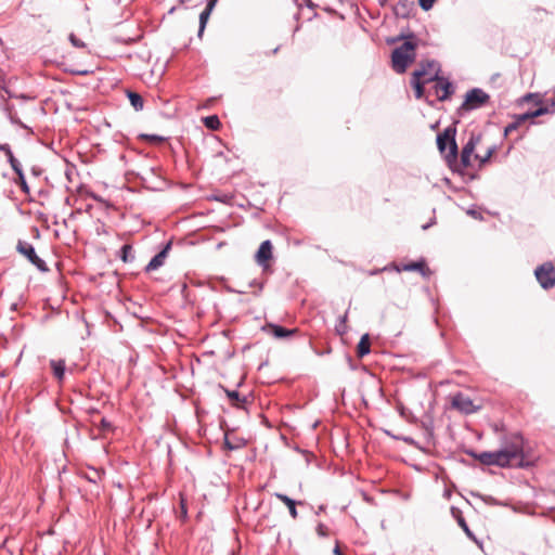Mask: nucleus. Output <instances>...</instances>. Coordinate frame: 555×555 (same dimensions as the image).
Returning <instances> with one entry per match:
<instances>
[{"label":"nucleus","mask_w":555,"mask_h":555,"mask_svg":"<svg viewBox=\"0 0 555 555\" xmlns=\"http://www.w3.org/2000/svg\"><path fill=\"white\" fill-rule=\"evenodd\" d=\"M128 99L135 111L143 109L144 101H143V98L139 93L129 91Z\"/></svg>","instance_id":"b1692460"},{"label":"nucleus","mask_w":555,"mask_h":555,"mask_svg":"<svg viewBox=\"0 0 555 555\" xmlns=\"http://www.w3.org/2000/svg\"><path fill=\"white\" fill-rule=\"evenodd\" d=\"M170 248H171V243L168 242L163 247V249L151 259V261L147 263V266L145 268V271L151 272V271H154V270L158 269L159 267H162L165 262V259H166Z\"/></svg>","instance_id":"4468645a"},{"label":"nucleus","mask_w":555,"mask_h":555,"mask_svg":"<svg viewBox=\"0 0 555 555\" xmlns=\"http://www.w3.org/2000/svg\"><path fill=\"white\" fill-rule=\"evenodd\" d=\"M204 124L208 129L218 130L221 126V122L216 115L207 116L204 118Z\"/></svg>","instance_id":"bb28decb"},{"label":"nucleus","mask_w":555,"mask_h":555,"mask_svg":"<svg viewBox=\"0 0 555 555\" xmlns=\"http://www.w3.org/2000/svg\"><path fill=\"white\" fill-rule=\"evenodd\" d=\"M3 108L7 112V115H8L9 119H10V121L12 124H15V125H20L21 124V121H20V119L17 117V114H16L13 105H11L10 103L5 102Z\"/></svg>","instance_id":"a878e982"},{"label":"nucleus","mask_w":555,"mask_h":555,"mask_svg":"<svg viewBox=\"0 0 555 555\" xmlns=\"http://www.w3.org/2000/svg\"><path fill=\"white\" fill-rule=\"evenodd\" d=\"M398 270L400 271V269H398ZM401 270H403V271H417L423 276H427L429 274V269L426 266V262L424 260L405 263V264L402 266Z\"/></svg>","instance_id":"6ab92c4d"},{"label":"nucleus","mask_w":555,"mask_h":555,"mask_svg":"<svg viewBox=\"0 0 555 555\" xmlns=\"http://www.w3.org/2000/svg\"><path fill=\"white\" fill-rule=\"evenodd\" d=\"M210 14H211V12L206 9L199 14V28H198L199 37L203 35V33L205 30V27L209 20Z\"/></svg>","instance_id":"c85d7f7f"},{"label":"nucleus","mask_w":555,"mask_h":555,"mask_svg":"<svg viewBox=\"0 0 555 555\" xmlns=\"http://www.w3.org/2000/svg\"><path fill=\"white\" fill-rule=\"evenodd\" d=\"M119 258L124 261V262H132L134 260V255H133V251H132V247L131 245L129 244H125L121 248H120V251H119Z\"/></svg>","instance_id":"393cba45"},{"label":"nucleus","mask_w":555,"mask_h":555,"mask_svg":"<svg viewBox=\"0 0 555 555\" xmlns=\"http://www.w3.org/2000/svg\"><path fill=\"white\" fill-rule=\"evenodd\" d=\"M415 43L406 40L392 51L391 61L395 72L402 74L406 70L409 64L415 59Z\"/></svg>","instance_id":"7ed1b4c3"},{"label":"nucleus","mask_w":555,"mask_h":555,"mask_svg":"<svg viewBox=\"0 0 555 555\" xmlns=\"http://www.w3.org/2000/svg\"><path fill=\"white\" fill-rule=\"evenodd\" d=\"M272 249H273V246H272L271 241H269V240L263 241L260 244V246L255 255V259L259 266H262V267L268 266L269 260L272 258Z\"/></svg>","instance_id":"9b49d317"},{"label":"nucleus","mask_w":555,"mask_h":555,"mask_svg":"<svg viewBox=\"0 0 555 555\" xmlns=\"http://www.w3.org/2000/svg\"><path fill=\"white\" fill-rule=\"evenodd\" d=\"M335 331L340 336L345 335L348 331L347 324L338 322L335 326Z\"/></svg>","instance_id":"473e14b6"},{"label":"nucleus","mask_w":555,"mask_h":555,"mask_svg":"<svg viewBox=\"0 0 555 555\" xmlns=\"http://www.w3.org/2000/svg\"><path fill=\"white\" fill-rule=\"evenodd\" d=\"M490 95L480 88H473L465 94V100L459 107V113L464 114L483 107L488 104Z\"/></svg>","instance_id":"39448f33"},{"label":"nucleus","mask_w":555,"mask_h":555,"mask_svg":"<svg viewBox=\"0 0 555 555\" xmlns=\"http://www.w3.org/2000/svg\"><path fill=\"white\" fill-rule=\"evenodd\" d=\"M478 460L485 465L524 467V439L520 435H513L500 450L482 452Z\"/></svg>","instance_id":"f257e3e1"},{"label":"nucleus","mask_w":555,"mask_h":555,"mask_svg":"<svg viewBox=\"0 0 555 555\" xmlns=\"http://www.w3.org/2000/svg\"><path fill=\"white\" fill-rule=\"evenodd\" d=\"M101 428H102L103 430H108V429H111V428H112V424H111V422H108L106 418H102V420H101Z\"/></svg>","instance_id":"f704fd0d"},{"label":"nucleus","mask_w":555,"mask_h":555,"mask_svg":"<svg viewBox=\"0 0 555 555\" xmlns=\"http://www.w3.org/2000/svg\"><path fill=\"white\" fill-rule=\"evenodd\" d=\"M434 81L436 82L435 91L439 101L448 100L454 92V87L448 79L438 76Z\"/></svg>","instance_id":"9d476101"},{"label":"nucleus","mask_w":555,"mask_h":555,"mask_svg":"<svg viewBox=\"0 0 555 555\" xmlns=\"http://www.w3.org/2000/svg\"><path fill=\"white\" fill-rule=\"evenodd\" d=\"M455 128L448 127L443 132L437 135V146L440 153L444 154L447 146L449 145V152L446 154V158L449 163L456 162L457 159V144L455 141Z\"/></svg>","instance_id":"20e7f679"},{"label":"nucleus","mask_w":555,"mask_h":555,"mask_svg":"<svg viewBox=\"0 0 555 555\" xmlns=\"http://www.w3.org/2000/svg\"><path fill=\"white\" fill-rule=\"evenodd\" d=\"M50 367L52 369L53 376L57 379V382H63L66 370L65 360H50Z\"/></svg>","instance_id":"a211bd4d"},{"label":"nucleus","mask_w":555,"mask_h":555,"mask_svg":"<svg viewBox=\"0 0 555 555\" xmlns=\"http://www.w3.org/2000/svg\"><path fill=\"white\" fill-rule=\"evenodd\" d=\"M324 509H325V506H324V505L319 506L318 514H319V513H321V512H323Z\"/></svg>","instance_id":"a19ab883"},{"label":"nucleus","mask_w":555,"mask_h":555,"mask_svg":"<svg viewBox=\"0 0 555 555\" xmlns=\"http://www.w3.org/2000/svg\"><path fill=\"white\" fill-rule=\"evenodd\" d=\"M452 406L465 414L473 413L476 410L474 402L462 393H457L453 397Z\"/></svg>","instance_id":"f8f14e48"},{"label":"nucleus","mask_w":555,"mask_h":555,"mask_svg":"<svg viewBox=\"0 0 555 555\" xmlns=\"http://www.w3.org/2000/svg\"><path fill=\"white\" fill-rule=\"evenodd\" d=\"M453 517L456 519L459 526L463 529V531L466 533V535L472 539L476 540L474 533L469 529L465 518L462 516V512L459 508L452 507L451 508Z\"/></svg>","instance_id":"aec40b11"},{"label":"nucleus","mask_w":555,"mask_h":555,"mask_svg":"<svg viewBox=\"0 0 555 555\" xmlns=\"http://www.w3.org/2000/svg\"><path fill=\"white\" fill-rule=\"evenodd\" d=\"M274 496L287 506V508L289 511V515L292 516L293 519H296L298 517V512H297L296 506H297V504H302V502H296L295 500L291 499L286 494H283L280 492L274 493Z\"/></svg>","instance_id":"f3484780"},{"label":"nucleus","mask_w":555,"mask_h":555,"mask_svg":"<svg viewBox=\"0 0 555 555\" xmlns=\"http://www.w3.org/2000/svg\"><path fill=\"white\" fill-rule=\"evenodd\" d=\"M217 1H218V0H208L207 5H206V8H205V9H206V10H208V11H210V12H212V10H214V8H215V5H216Z\"/></svg>","instance_id":"e433bc0d"},{"label":"nucleus","mask_w":555,"mask_h":555,"mask_svg":"<svg viewBox=\"0 0 555 555\" xmlns=\"http://www.w3.org/2000/svg\"><path fill=\"white\" fill-rule=\"evenodd\" d=\"M334 555H344L339 548V545L336 544L335 548H334Z\"/></svg>","instance_id":"58836bf2"},{"label":"nucleus","mask_w":555,"mask_h":555,"mask_svg":"<svg viewBox=\"0 0 555 555\" xmlns=\"http://www.w3.org/2000/svg\"><path fill=\"white\" fill-rule=\"evenodd\" d=\"M0 152H3L5 154V158L9 159V155H13L11 147L8 143L0 144Z\"/></svg>","instance_id":"72a5a7b5"},{"label":"nucleus","mask_w":555,"mask_h":555,"mask_svg":"<svg viewBox=\"0 0 555 555\" xmlns=\"http://www.w3.org/2000/svg\"><path fill=\"white\" fill-rule=\"evenodd\" d=\"M9 163H10L12 169L14 170V172L18 177V183L21 185L22 191L25 193H29V188L27 185V182H26V179H25V176H24V172H23L20 162L14 157V155L10 154Z\"/></svg>","instance_id":"2eb2a0df"},{"label":"nucleus","mask_w":555,"mask_h":555,"mask_svg":"<svg viewBox=\"0 0 555 555\" xmlns=\"http://www.w3.org/2000/svg\"><path fill=\"white\" fill-rule=\"evenodd\" d=\"M371 344H370V336L369 334L362 335L360 338V341L357 346V354L359 358H363L364 356L369 354L371 351Z\"/></svg>","instance_id":"4be33fe9"},{"label":"nucleus","mask_w":555,"mask_h":555,"mask_svg":"<svg viewBox=\"0 0 555 555\" xmlns=\"http://www.w3.org/2000/svg\"><path fill=\"white\" fill-rule=\"evenodd\" d=\"M224 444H225V446H227V448H228V449H230V450H233V449H234V447L231 444V442H229V440H228V438H227V437H225V439H224Z\"/></svg>","instance_id":"ea45409f"},{"label":"nucleus","mask_w":555,"mask_h":555,"mask_svg":"<svg viewBox=\"0 0 555 555\" xmlns=\"http://www.w3.org/2000/svg\"><path fill=\"white\" fill-rule=\"evenodd\" d=\"M395 438L398 439V440H402V441H404L405 443H408L410 446H415V441L411 437H395Z\"/></svg>","instance_id":"c9c22d12"},{"label":"nucleus","mask_w":555,"mask_h":555,"mask_svg":"<svg viewBox=\"0 0 555 555\" xmlns=\"http://www.w3.org/2000/svg\"><path fill=\"white\" fill-rule=\"evenodd\" d=\"M36 234L39 235V230L35 228Z\"/></svg>","instance_id":"c03bdc74"},{"label":"nucleus","mask_w":555,"mask_h":555,"mask_svg":"<svg viewBox=\"0 0 555 555\" xmlns=\"http://www.w3.org/2000/svg\"><path fill=\"white\" fill-rule=\"evenodd\" d=\"M347 318H348V312H346L344 315H341L338 320V322L340 323H345L347 322Z\"/></svg>","instance_id":"4c0bfd02"},{"label":"nucleus","mask_w":555,"mask_h":555,"mask_svg":"<svg viewBox=\"0 0 555 555\" xmlns=\"http://www.w3.org/2000/svg\"><path fill=\"white\" fill-rule=\"evenodd\" d=\"M435 0H418L420 7L424 11H428L433 8Z\"/></svg>","instance_id":"2f4dec72"},{"label":"nucleus","mask_w":555,"mask_h":555,"mask_svg":"<svg viewBox=\"0 0 555 555\" xmlns=\"http://www.w3.org/2000/svg\"><path fill=\"white\" fill-rule=\"evenodd\" d=\"M269 328H270L271 334L276 338L289 337V336L294 335L295 333H297V330H288L281 325H276V324H269Z\"/></svg>","instance_id":"412c9836"},{"label":"nucleus","mask_w":555,"mask_h":555,"mask_svg":"<svg viewBox=\"0 0 555 555\" xmlns=\"http://www.w3.org/2000/svg\"><path fill=\"white\" fill-rule=\"evenodd\" d=\"M547 108L546 107H540L533 112H527L525 114H521V115H517L515 116V119L513 122L508 124L506 127H505V130H504V133L505 135H507L508 133L515 131L518 129V127L524 124L525 121H527L528 119H532V118H535V117H539L545 113H547Z\"/></svg>","instance_id":"1a4fd4ad"},{"label":"nucleus","mask_w":555,"mask_h":555,"mask_svg":"<svg viewBox=\"0 0 555 555\" xmlns=\"http://www.w3.org/2000/svg\"><path fill=\"white\" fill-rule=\"evenodd\" d=\"M152 138H153L154 140H162V138H158V137H156V135H153Z\"/></svg>","instance_id":"37998d69"},{"label":"nucleus","mask_w":555,"mask_h":555,"mask_svg":"<svg viewBox=\"0 0 555 555\" xmlns=\"http://www.w3.org/2000/svg\"><path fill=\"white\" fill-rule=\"evenodd\" d=\"M413 0H399L393 11L399 17H408L414 9Z\"/></svg>","instance_id":"dca6fc26"},{"label":"nucleus","mask_w":555,"mask_h":555,"mask_svg":"<svg viewBox=\"0 0 555 555\" xmlns=\"http://www.w3.org/2000/svg\"><path fill=\"white\" fill-rule=\"evenodd\" d=\"M534 275L544 289L555 286V268L552 262H544L534 270Z\"/></svg>","instance_id":"0eeeda50"},{"label":"nucleus","mask_w":555,"mask_h":555,"mask_svg":"<svg viewBox=\"0 0 555 555\" xmlns=\"http://www.w3.org/2000/svg\"><path fill=\"white\" fill-rule=\"evenodd\" d=\"M41 0H22L21 5L33 16L40 10Z\"/></svg>","instance_id":"5701e85b"},{"label":"nucleus","mask_w":555,"mask_h":555,"mask_svg":"<svg viewBox=\"0 0 555 555\" xmlns=\"http://www.w3.org/2000/svg\"><path fill=\"white\" fill-rule=\"evenodd\" d=\"M16 251L26 258L33 266H35L40 272H48L49 268L44 260H42L35 250L33 244L18 240L16 244Z\"/></svg>","instance_id":"423d86ee"},{"label":"nucleus","mask_w":555,"mask_h":555,"mask_svg":"<svg viewBox=\"0 0 555 555\" xmlns=\"http://www.w3.org/2000/svg\"><path fill=\"white\" fill-rule=\"evenodd\" d=\"M219 387L224 391V393L227 395V397L230 401V404L233 408L245 409L246 404L249 402L248 397L241 396V393L238 391L229 390L225 387H223L222 385H220Z\"/></svg>","instance_id":"ddd939ff"},{"label":"nucleus","mask_w":555,"mask_h":555,"mask_svg":"<svg viewBox=\"0 0 555 555\" xmlns=\"http://www.w3.org/2000/svg\"><path fill=\"white\" fill-rule=\"evenodd\" d=\"M68 39H69V42L75 48H78V49H86L87 48V44L80 38H78L75 34H70Z\"/></svg>","instance_id":"c756f323"},{"label":"nucleus","mask_w":555,"mask_h":555,"mask_svg":"<svg viewBox=\"0 0 555 555\" xmlns=\"http://www.w3.org/2000/svg\"><path fill=\"white\" fill-rule=\"evenodd\" d=\"M481 135L480 134H474L472 133L466 144L463 146L461 152V160L460 165L464 169L470 167L473 165L472 163V156L474 155V158L479 162L480 165L486 164L492 154L495 151V146H490L487 149L485 155L474 154L475 149L477 144L480 142Z\"/></svg>","instance_id":"f03ea898"},{"label":"nucleus","mask_w":555,"mask_h":555,"mask_svg":"<svg viewBox=\"0 0 555 555\" xmlns=\"http://www.w3.org/2000/svg\"><path fill=\"white\" fill-rule=\"evenodd\" d=\"M425 83H427V82L412 77L411 85L413 86V88L415 90V96L417 99H421L423 96Z\"/></svg>","instance_id":"cd10ccee"},{"label":"nucleus","mask_w":555,"mask_h":555,"mask_svg":"<svg viewBox=\"0 0 555 555\" xmlns=\"http://www.w3.org/2000/svg\"><path fill=\"white\" fill-rule=\"evenodd\" d=\"M317 533L321 538H326L330 534V530H328L327 526H325L324 524L320 522L317 526Z\"/></svg>","instance_id":"7c9ffc66"},{"label":"nucleus","mask_w":555,"mask_h":555,"mask_svg":"<svg viewBox=\"0 0 555 555\" xmlns=\"http://www.w3.org/2000/svg\"><path fill=\"white\" fill-rule=\"evenodd\" d=\"M80 75H87L88 74V70H82V72H79Z\"/></svg>","instance_id":"79ce46f5"},{"label":"nucleus","mask_w":555,"mask_h":555,"mask_svg":"<svg viewBox=\"0 0 555 555\" xmlns=\"http://www.w3.org/2000/svg\"><path fill=\"white\" fill-rule=\"evenodd\" d=\"M439 73L438 63L435 61L421 64V67L413 73V77L426 82H431L437 79Z\"/></svg>","instance_id":"6e6552de"}]
</instances>
